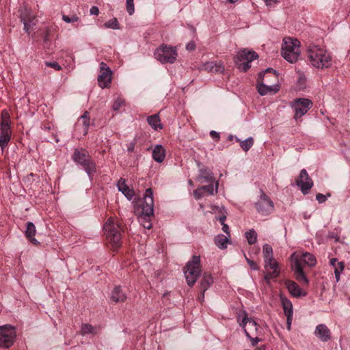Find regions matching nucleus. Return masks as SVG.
Wrapping results in <instances>:
<instances>
[{"label": "nucleus", "instance_id": "aec40b11", "mask_svg": "<svg viewBox=\"0 0 350 350\" xmlns=\"http://www.w3.org/2000/svg\"><path fill=\"white\" fill-rule=\"evenodd\" d=\"M198 180L201 183H213L214 177L213 172L207 167H202L200 170Z\"/></svg>", "mask_w": 350, "mask_h": 350}, {"label": "nucleus", "instance_id": "09e8293b", "mask_svg": "<svg viewBox=\"0 0 350 350\" xmlns=\"http://www.w3.org/2000/svg\"><path fill=\"white\" fill-rule=\"evenodd\" d=\"M253 335H250V337H247V338L250 339L251 341L252 345L255 346L258 342L261 340L260 338H259L257 335H255V337H252Z\"/></svg>", "mask_w": 350, "mask_h": 350}, {"label": "nucleus", "instance_id": "423d86ee", "mask_svg": "<svg viewBox=\"0 0 350 350\" xmlns=\"http://www.w3.org/2000/svg\"><path fill=\"white\" fill-rule=\"evenodd\" d=\"M154 57L160 62L174 63L177 57L175 48L166 44H161L154 53Z\"/></svg>", "mask_w": 350, "mask_h": 350}, {"label": "nucleus", "instance_id": "f3484780", "mask_svg": "<svg viewBox=\"0 0 350 350\" xmlns=\"http://www.w3.org/2000/svg\"><path fill=\"white\" fill-rule=\"evenodd\" d=\"M314 334L322 342H327L331 339V332L325 324L317 325Z\"/></svg>", "mask_w": 350, "mask_h": 350}, {"label": "nucleus", "instance_id": "6ab92c4d", "mask_svg": "<svg viewBox=\"0 0 350 350\" xmlns=\"http://www.w3.org/2000/svg\"><path fill=\"white\" fill-rule=\"evenodd\" d=\"M261 81H259L258 79H257V90L258 92L261 96H265L268 93H275L279 91V85H265L262 82H260Z\"/></svg>", "mask_w": 350, "mask_h": 350}, {"label": "nucleus", "instance_id": "864d4df0", "mask_svg": "<svg viewBox=\"0 0 350 350\" xmlns=\"http://www.w3.org/2000/svg\"><path fill=\"white\" fill-rule=\"evenodd\" d=\"M196 49V44L193 42H190L187 44L186 49L189 51H193Z\"/></svg>", "mask_w": 350, "mask_h": 350}, {"label": "nucleus", "instance_id": "4468645a", "mask_svg": "<svg viewBox=\"0 0 350 350\" xmlns=\"http://www.w3.org/2000/svg\"><path fill=\"white\" fill-rule=\"evenodd\" d=\"M296 184L304 195L308 193L312 187L313 181L305 169L301 170L299 177L296 179Z\"/></svg>", "mask_w": 350, "mask_h": 350}, {"label": "nucleus", "instance_id": "de8ad7c7", "mask_svg": "<svg viewBox=\"0 0 350 350\" xmlns=\"http://www.w3.org/2000/svg\"><path fill=\"white\" fill-rule=\"evenodd\" d=\"M334 268V271L337 270L339 273H341L345 269V264L343 262H338Z\"/></svg>", "mask_w": 350, "mask_h": 350}, {"label": "nucleus", "instance_id": "4c0bfd02", "mask_svg": "<svg viewBox=\"0 0 350 350\" xmlns=\"http://www.w3.org/2000/svg\"><path fill=\"white\" fill-rule=\"evenodd\" d=\"M95 327L90 324H83L81 326V333L83 334H94Z\"/></svg>", "mask_w": 350, "mask_h": 350}, {"label": "nucleus", "instance_id": "473e14b6", "mask_svg": "<svg viewBox=\"0 0 350 350\" xmlns=\"http://www.w3.org/2000/svg\"><path fill=\"white\" fill-rule=\"evenodd\" d=\"M80 120H81V123L83 126V134L85 135L88 134V127L90 126L89 113L88 111H85L83 114L80 117Z\"/></svg>", "mask_w": 350, "mask_h": 350}, {"label": "nucleus", "instance_id": "412c9836", "mask_svg": "<svg viewBox=\"0 0 350 350\" xmlns=\"http://www.w3.org/2000/svg\"><path fill=\"white\" fill-rule=\"evenodd\" d=\"M117 187L119 191H121L125 197L131 200L133 196H134V191L133 189H131L126 184V180L124 178H121L118 183Z\"/></svg>", "mask_w": 350, "mask_h": 350}, {"label": "nucleus", "instance_id": "37998d69", "mask_svg": "<svg viewBox=\"0 0 350 350\" xmlns=\"http://www.w3.org/2000/svg\"><path fill=\"white\" fill-rule=\"evenodd\" d=\"M124 103V100L121 98H117V99L114 101L112 108L114 111H118L122 107Z\"/></svg>", "mask_w": 350, "mask_h": 350}, {"label": "nucleus", "instance_id": "ea45409f", "mask_svg": "<svg viewBox=\"0 0 350 350\" xmlns=\"http://www.w3.org/2000/svg\"><path fill=\"white\" fill-rule=\"evenodd\" d=\"M147 217H145L143 215L140 216V222L143 227L146 229H150L152 228V224L150 220L146 219Z\"/></svg>", "mask_w": 350, "mask_h": 350}, {"label": "nucleus", "instance_id": "a19ab883", "mask_svg": "<svg viewBox=\"0 0 350 350\" xmlns=\"http://www.w3.org/2000/svg\"><path fill=\"white\" fill-rule=\"evenodd\" d=\"M79 19V18L76 15H73L71 17L65 14H63L62 16V20L67 23L77 22Z\"/></svg>", "mask_w": 350, "mask_h": 350}, {"label": "nucleus", "instance_id": "13d9d810", "mask_svg": "<svg viewBox=\"0 0 350 350\" xmlns=\"http://www.w3.org/2000/svg\"><path fill=\"white\" fill-rule=\"evenodd\" d=\"M286 323H287V329L288 330L291 329V323L293 320V316H286Z\"/></svg>", "mask_w": 350, "mask_h": 350}, {"label": "nucleus", "instance_id": "c85d7f7f", "mask_svg": "<svg viewBox=\"0 0 350 350\" xmlns=\"http://www.w3.org/2000/svg\"><path fill=\"white\" fill-rule=\"evenodd\" d=\"M282 301V308L284 309V312L286 316H293V304L291 301L286 298V297H281Z\"/></svg>", "mask_w": 350, "mask_h": 350}, {"label": "nucleus", "instance_id": "c9c22d12", "mask_svg": "<svg viewBox=\"0 0 350 350\" xmlns=\"http://www.w3.org/2000/svg\"><path fill=\"white\" fill-rule=\"evenodd\" d=\"M267 73H273V77L277 79L278 78V75H277V72L276 71L273 69L272 68H267V69H265L264 71L262 72H260L259 74H258V81H262L264 79V77L265 76L266 74Z\"/></svg>", "mask_w": 350, "mask_h": 350}, {"label": "nucleus", "instance_id": "e2e57ef3", "mask_svg": "<svg viewBox=\"0 0 350 350\" xmlns=\"http://www.w3.org/2000/svg\"><path fill=\"white\" fill-rule=\"evenodd\" d=\"M226 215H221V216H219L218 218H217V220L219 221V222L221 223V224H225L224 221L226 220Z\"/></svg>", "mask_w": 350, "mask_h": 350}, {"label": "nucleus", "instance_id": "3c124183", "mask_svg": "<svg viewBox=\"0 0 350 350\" xmlns=\"http://www.w3.org/2000/svg\"><path fill=\"white\" fill-rule=\"evenodd\" d=\"M50 40V29L49 27L46 29L44 37H43V41L44 42H47Z\"/></svg>", "mask_w": 350, "mask_h": 350}, {"label": "nucleus", "instance_id": "7c9ffc66", "mask_svg": "<svg viewBox=\"0 0 350 350\" xmlns=\"http://www.w3.org/2000/svg\"><path fill=\"white\" fill-rule=\"evenodd\" d=\"M228 239L224 234H219L215 238V245L220 249H225L227 247Z\"/></svg>", "mask_w": 350, "mask_h": 350}, {"label": "nucleus", "instance_id": "b1692460", "mask_svg": "<svg viewBox=\"0 0 350 350\" xmlns=\"http://www.w3.org/2000/svg\"><path fill=\"white\" fill-rule=\"evenodd\" d=\"M165 157V150L164 148L160 144L157 145L152 150L153 159L158 163H161L163 161Z\"/></svg>", "mask_w": 350, "mask_h": 350}, {"label": "nucleus", "instance_id": "6e6d98bb", "mask_svg": "<svg viewBox=\"0 0 350 350\" xmlns=\"http://www.w3.org/2000/svg\"><path fill=\"white\" fill-rule=\"evenodd\" d=\"M135 142H132L127 145V151L129 152H133L135 149Z\"/></svg>", "mask_w": 350, "mask_h": 350}, {"label": "nucleus", "instance_id": "2f4dec72", "mask_svg": "<svg viewBox=\"0 0 350 350\" xmlns=\"http://www.w3.org/2000/svg\"><path fill=\"white\" fill-rule=\"evenodd\" d=\"M262 254L265 262L270 261L273 258L272 247L269 244H265L262 248Z\"/></svg>", "mask_w": 350, "mask_h": 350}, {"label": "nucleus", "instance_id": "39448f33", "mask_svg": "<svg viewBox=\"0 0 350 350\" xmlns=\"http://www.w3.org/2000/svg\"><path fill=\"white\" fill-rule=\"evenodd\" d=\"M200 273V258L199 256L194 255L184 268L185 276L189 286H192L196 283Z\"/></svg>", "mask_w": 350, "mask_h": 350}, {"label": "nucleus", "instance_id": "20e7f679", "mask_svg": "<svg viewBox=\"0 0 350 350\" xmlns=\"http://www.w3.org/2000/svg\"><path fill=\"white\" fill-rule=\"evenodd\" d=\"M72 159L76 164L84 169L90 178L96 172V164L85 150L75 148Z\"/></svg>", "mask_w": 350, "mask_h": 350}, {"label": "nucleus", "instance_id": "bb28decb", "mask_svg": "<svg viewBox=\"0 0 350 350\" xmlns=\"http://www.w3.org/2000/svg\"><path fill=\"white\" fill-rule=\"evenodd\" d=\"M265 268L268 270L271 269L270 273L273 277H278L280 275L278 263L273 258L270 261L265 262Z\"/></svg>", "mask_w": 350, "mask_h": 350}, {"label": "nucleus", "instance_id": "1a4fd4ad", "mask_svg": "<svg viewBox=\"0 0 350 350\" xmlns=\"http://www.w3.org/2000/svg\"><path fill=\"white\" fill-rule=\"evenodd\" d=\"M16 338L14 327L10 325L0 326V347L9 348Z\"/></svg>", "mask_w": 350, "mask_h": 350}, {"label": "nucleus", "instance_id": "6e6552de", "mask_svg": "<svg viewBox=\"0 0 350 350\" xmlns=\"http://www.w3.org/2000/svg\"><path fill=\"white\" fill-rule=\"evenodd\" d=\"M104 230L107 240L111 243L113 248H118L121 244V234L118 227L116 226L113 221L109 219L104 226Z\"/></svg>", "mask_w": 350, "mask_h": 350}, {"label": "nucleus", "instance_id": "e433bc0d", "mask_svg": "<svg viewBox=\"0 0 350 350\" xmlns=\"http://www.w3.org/2000/svg\"><path fill=\"white\" fill-rule=\"evenodd\" d=\"M105 26L107 28H111L113 29H120L119 23L116 18H113L105 23Z\"/></svg>", "mask_w": 350, "mask_h": 350}, {"label": "nucleus", "instance_id": "a211bd4d", "mask_svg": "<svg viewBox=\"0 0 350 350\" xmlns=\"http://www.w3.org/2000/svg\"><path fill=\"white\" fill-rule=\"evenodd\" d=\"M285 285L291 293L295 297H299L301 296H305L306 295V293H304L302 289L299 287V286L292 280H286Z\"/></svg>", "mask_w": 350, "mask_h": 350}, {"label": "nucleus", "instance_id": "4be33fe9", "mask_svg": "<svg viewBox=\"0 0 350 350\" xmlns=\"http://www.w3.org/2000/svg\"><path fill=\"white\" fill-rule=\"evenodd\" d=\"M36 232V226L31 221H28L26 224V230L25 232V237L32 244L37 245L39 242L36 239L34 238Z\"/></svg>", "mask_w": 350, "mask_h": 350}, {"label": "nucleus", "instance_id": "f03ea898", "mask_svg": "<svg viewBox=\"0 0 350 350\" xmlns=\"http://www.w3.org/2000/svg\"><path fill=\"white\" fill-rule=\"evenodd\" d=\"M303 261L309 267H314L317 264V260L314 256L310 253H303L301 259L295 258L292 264V269L293 271L295 279L301 284H308L309 281L303 270L301 262Z\"/></svg>", "mask_w": 350, "mask_h": 350}, {"label": "nucleus", "instance_id": "a18cd8bd", "mask_svg": "<svg viewBox=\"0 0 350 350\" xmlns=\"http://www.w3.org/2000/svg\"><path fill=\"white\" fill-rule=\"evenodd\" d=\"M329 196H330L329 193H328L327 196H325V195L319 193L316 195V200L319 203H323L327 200V197H329Z\"/></svg>", "mask_w": 350, "mask_h": 350}, {"label": "nucleus", "instance_id": "338daca9", "mask_svg": "<svg viewBox=\"0 0 350 350\" xmlns=\"http://www.w3.org/2000/svg\"><path fill=\"white\" fill-rule=\"evenodd\" d=\"M236 137H237L230 134L228 136V139L230 141H232L234 139L236 140Z\"/></svg>", "mask_w": 350, "mask_h": 350}, {"label": "nucleus", "instance_id": "7ed1b4c3", "mask_svg": "<svg viewBox=\"0 0 350 350\" xmlns=\"http://www.w3.org/2000/svg\"><path fill=\"white\" fill-rule=\"evenodd\" d=\"M282 55L289 63H295L300 55L299 41L292 38H284L282 46Z\"/></svg>", "mask_w": 350, "mask_h": 350}, {"label": "nucleus", "instance_id": "0eeeda50", "mask_svg": "<svg viewBox=\"0 0 350 350\" xmlns=\"http://www.w3.org/2000/svg\"><path fill=\"white\" fill-rule=\"evenodd\" d=\"M258 57L255 51L243 49L238 52L235 63L239 69L246 72L251 67L250 63Z\"/></svg>", "mask_w": 350, "mask_h": 350}, {"label": "nucleus", "instance_id": "5701e85b", "mask_svg": "<svg viewBox=\"0 0 350 350\" xmlns=\"http://www.w3.org/2000/svg\"><path fill=\"white\" fill-rule=\"evenodd\" d=\"M110 299L115 303L124 302L126 299V295L120 286H116L111 293Z\"/></svg>", "mask_w": 350, "mask_h": 350}, {"label": "nucleus", "instance_id": "4d7b16f0", "mask_svg": "<svg viewBox=\"0 0 350 350\" xmlns=\"http://www.w3.org/2000/svg\"><path fill=\"white\" fill-rule=\"evenodd\" d=\"M277 277H273L270 272L266 273L264 276V280L266 281L267 284H269V281L271 278H276Z\"/></svg>", "mask_w": 350, "mask_h": 350}, {"label": "nucleus", "instance_id": "9d476101", "mask_svg": "<svg viewBox=\"0 0 350 350\" xmlns=\"http://www.w3.org/2000/svg\"><path fill=\"white\" fill-rule=\"evenodd\" d=\"M259 200L255 203L257 211L262 215H268L273 210V201L262 190Z\"/></svg>", "mask_w": 350, "mask_h": 350}, {"label": "nucleus", "instance_id": "72a5a7b5", "mask_svg": "<svg viewBox=\"0 0 350 350\" xmlns=\"http://www.w3.org/2000/svg\"><path fill=\"white\" fill-rule=\"evenodd\" d=\"M245 238L250 245H253L256 242L257 234L254 230H250L245 232Z\"/></svg>", "mask_w": 350, "mask_h": 350}, {"label": "nucleus", "instance_id": "ddd939ff", "mask_svg": "<svg viewBox=\"0 0 350 350\" xmlns=\"http://www.w3.org/2000/svg\"><path fill=\"white\" fill-rule=\"evenodd\" d=\"M7 118H4L1 124L0 128V147L3 151L4 148L8 146L11 139L12 131L9 124V116L6 113Z\"/></svg>", "mask_w": 350, "mask_h": 350}, {"label": "nucleus", "instance_id": "f257e3e1", "mask_svg": "<svg viewBox=\"0 0 350 350\" xmlns=\"http://www.w3.org/2000/svg\"><path fill=\"white\" fill-rule=\"evenodd\" d=\"M308 58L311 64L317 68H328L332 64L330 55L323 48L312 44L308 49Z\"/></svg>", "mask_w": 350, "mask_h": 350}, {"label": "nucleus", "instance_id": "a878e982", "mask_svg": "<svg viewBox=\"0 0 350 350\" xmlns=\"http://www.w3.org/2000/svg\"><path fill=\"white\" fill-rule=\"evenodd\" d=\"M204 70L213 72H223L224 67L219 63L215 62H206L204 64Z\"/></svg>", "mask_w": 350, "mask_h": 350}, {"label": "nucleus", "instance_id": "8fccbe9b", "mask_svg": "<svg viewBox=\"0 0 350 350\" xmlns=\"http://www.w3.org/2000/svg\"><path fill=\"white\" fill-rule=\"evenodd\" d=\"M247 263L252 270H258L259 269V267L254 261H253L252 260H247Z\"/></svg>", "mask_w": 350, "mask_h": 350}, {"label": "nucleus", "instance_id": "cd10ccee", "mask_svg": "<svg viewBox=\"0 0 350 350\" xmlns=\"http://www.w3.org/2000/svg\"><path fill=\"white\" fill-rule=\"evenodd\" d=\"M213 283V279L211 274L204 273L200 281V288L206 291Z\"/></svg>", "mask_w": 350, "mask_h": 350}, {"label": "nucleus", "instance_id": "680f3d73", "mask_svg": "<svg viewBox=\"0 0 350 350\" xmlns=\"http://www.w3.org/2000/svg\"><path fill=\"white\" fill-rule=\"evenodd\" d=\"M204 293H205V291H203L202 290H201L200 294L198 296V300L201 303H202L204 301Z\"/></svg>", "mask_w": 350, "mask_h": 350}, {"label": "nucleus", "instance_id": "774afa93", "mask_svg": "<svg viewBox=\"0 0 350 350\" xmlns=\"http://www.w3.org/2000/svg\"><path fill=\"white\" fill-rule=\"evenodd\" d=\"M237 0H227V2L234 3Z\"/></svg>", "mask_w": 350, "mask_h": 350}, {"label": "nucleus", "instance_id": "dca6fc26", "mask_svg": "<svg viewBox=\"0 0 350 350\" xmlns=\"http://www.w3.org/2000/svg\"><path fill=\"white\" fill-rule=\"evenodd\" d=\"M100 74L98 77V85L101 88L108 87L111 81V70L105 62L100 64Z\"/></svg>", "mask_w": 350, "mask_h": 350}, {"label": "nucleus", "instance_id": "2eb2a0df", "mask_svg": "<svg viewBox=\"0 0 350 350\" xmlns=\"http://www.w3.org/2000/svg\"><path fill=\"white\" fill-rule=\"evenodd\" d=\"M240 326L243 328L247 337H250V335H258L260 332L256 322L254 319L248 318L246 314H245Z\"/></svg>", "mask_w": 350, "mask_h": 350}, {"label": "nucleus", "instance_id": "9b49d317", "mask_svg": "<svg viewBox=\"0 0 350 350\" xmlns=\"http://www.w3.org/2000/svg\"><path fill=\"white\" fill-rule=\"evenodd\" d=\"M295 111V118L301 117L312 107V102L305 98H299L294 100L291 105Z\"/></svg>", "mask_w": 350, "mask_h": 350}, {"label": "nucleus", "instance_id": "c03bdc74", "mask_svg": "<svg viewBox=\"0 0 350 350\" xmlns=\"http://www.w3.org/2000/svg\"><path fill=\"white\" fill-rule=\"evenodd\" d=\"M45 64L46 66L53 68L55 70H62V66L59 65L56 62H46Z\"/></svg>", "mask_w": 350, "mask_h": 350}, {"label": "nucleus", "instance_id": "49530a36", "mask_svg": "<svg viewBox=\"0 0 350 350\" xmlns=\"http://www.w3.org/2000/svg\"><path fill=\"white\" fill-rule=\"evenodd\" d=\"M193 196L196 200H200L204 196V192L202 191L201 187L198 188L193 191Z\"/></svg>", "mask_w": 350, "mask_h": 350}, {"label": "nucleus", "instance_id": "393cba45", "mask_svg": "<svg viewBox=\"0 0 350 350\" xmlns=\"http://www.w3.org/2000/svg\"><path fill=\"white\" fill-rule=\"evenodd\" d=\"M147 122L154 131H158L163 129L159 116L157 113L148 116L147 118Z\"/></svg>", "mask_w": 350, "mask_h": 350}, {"label": "nucleus", "instance_id": "052dcab7", "mask_svg": "<svg viewBox=\"0 0 350 350\" xmlns=\"http://www.w3.org/2000/svg\"><path fill=\"white\" fill-rule=\"evenodd\" d=\"M222 230L227 234H230L229 227L227 224H222Z\"/></svg>", "mask_w": 350, "mask_h": 350}, {"label": "nucleus", "instance_id": "bf43d9fd", "mask_svg": "<svg viewBox=\"0 0 350 350\" xmlns=\"http://www.w3.org/2000/svg\"><path fill=\"white\" fill-rule=\"evenodd\" d=\"M265 2L267 6H271L273 4L277 3L278 1L277 0H265Z\"/></svg>", "mask_w": 350, "mask_h": 350}, {"label": "nucleus", "instance_id": "f704fd0d", "mask_svg": "<svg viewBox=\"0 0 350 350\" xmlns=\"http://www.w3.org/2000/svg\"><path fill=\"white\" fill-rule=\"evenodd\" d=\"M201 189L203 192L205 191L210 195H214L217 192L218 183H216L215 187H214L213 183H208L207 185L202 186Z\"/></svg>", "mask_w": 350, "mask_h": 350}, {"label": "nucleus", "instance_id": "603ef678", "mask_svg": "<svg viewBox=\"0 0 350 350\" xmlns=\"http://www.w3.org/2000/svg\"><path fill=\"white\" fill-rule=\"evenodd\" d=\"M210 135L211 137L214 139V140H216V141H218L219 139V133H217V131H211L210 132Z\"/></svg>", "mask_w": 350, "mask_h": 350}, {"label": "nucleus", "instance_id": "c756f323", "mask_svg": "<svg viewBox=\"0 0 350 350\" xmlns=\"http://www.w3.org/2000/svg\"><path fill=\"white\" fill-rule=\"evenodd\" d=\"M236 142H239L241 148L245 151H248L254 145V141L253 137H249L245 140H241L238 137H236Z\"/></svg>", "mask_w": 350, "mask_h": 350}, {"label": "nucleus", "instance_id": "0e129e2a", "mask_svg": "<svg viewBox=\"0 0 350 350\" xmlns=\"http://www.w3.org/2000/svg\"><path fill=\"white\" fill-rule=\"evenodd\" d=\"M337 262H338V260H337V258H332V259L330 260V265H331L332 266H333L334 267L337 265Z\"/></svg>", "mask_w": 350, "mask_h": 350}, {"label": "nucleus", "instance_id": "79ce46f5", "mask_svg": "<svg viewBox=\"0 0 350 350\" xmlns=\"http://www.w3.org/2000/svg\"><path fill=\"white\" fill-rule=\"evenodd\" d=\"M126 11L129 15H132L134 13V2L133 0H126Z\"/></svg>", "mask_w": 350, "mask_h": 350}, {"label": "nucleus", "instance_id": "5fc2aeb1", "mask_svg": "<svg viewBox=\"0 0 350 350\" xmlns=\"http://www.w3.org/2000/svg\"><path fill=\"white\" fill-rule=\"evenodd\" d=\"M90 14L97 16L99 14V9L96 6H92L90 10Z\"/></svg>", "mask_w": 350, "mask_h": 350}, {"label": "nucleus", "instance_id": "58836bf2", "mask_svg": "<svg viewBox=\"0 0 350 350\" xmlns=\"http://www.w3.org/2000/svg\"><path fill=\"white\" fill-rule=\"evenodd\" d=\"M20 21L21 23H23V25H24V30L25 31L26 33H29L30 31V27H31V19H28L27 20L25 18V17H24L23 16H20Z\"/></svg>", "mask_w": 350, "mask_h": 350}, {"label": "nucleus", "instance_id": "69168bd1", "mask_svg": "<svg viewBox=\"0 0 350 350\" xmlns=\"http://www.w3.org/2000/svg\"><path fill=\"white\" fill-rule=\"evenodd\" d=\"M335 278H336V282H339L340 280V273H339L337 270L335 271Z\"/></svg>", "mask_w": 350, "mask_h": 350}, {"label": "nucleus", "instance_id": "f8f14e48", "mask_svg": "<svg viewBox=\"0 0 350 350\" xmlns=\"http://www.w3.org/2000/svg\"><path fill=\"white\" fill-rule=\"evenodd\" d=\"M144 201L142 204V215L150 217L154 213L153 192L150 188L146 189L144 195Z\"/></svg>", "mask_w": 350, "mask_h": 350}]
</instances>
